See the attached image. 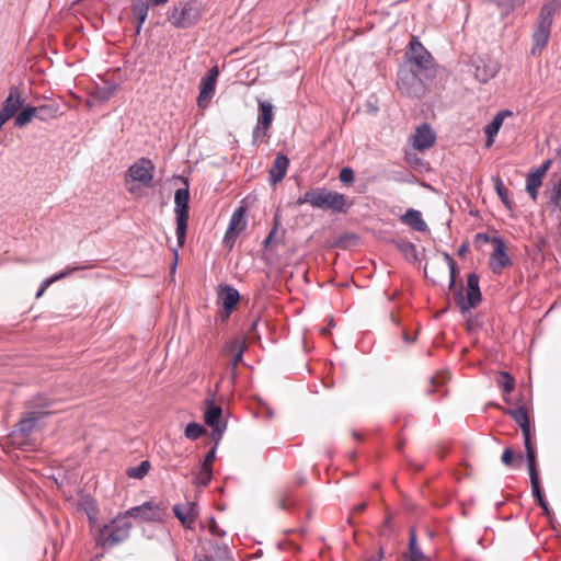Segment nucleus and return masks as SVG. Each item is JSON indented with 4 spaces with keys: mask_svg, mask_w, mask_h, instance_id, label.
Returning a JSON list of instances; mask_svg holds the SVG:
<instances>
[{
    "mask_svg": "<svg viewBox=\"0 0 561 561\" xmlns=\"http://www.w3.org/2000/svg\"><path fill=\"white\" fill-rule=\"evenodd\" d=\"M444 259L449 270V289L453 291L454 300L461 312L476 308L481 301V291L479 287V276L471 273L467 277V295L463 296L462 288L456 286V262L448 254L444 253Z\"/></svg>",
    "mask_w": 561,
    "mask_h": 561,
    "instance_id": "nucleus-1",
    "label": "nucleus"
},
{
    "mask_svg": "<svg viewBox=\"0 0 561 561\" xmlns=\"http://www.w3.org/2000/svg\"><path fill=\"white\" fill-rule=\"evenodd\" d=\"M347 198L344 194L327 188H314V208L344 213Z\"/></svg>",
    "mask_w": 561,
    "mask_h": 561,
    "instance_id": "nucleus-8",
    "label": "nucleus"
},
{
    "mask_svg": "<svg viewBox=\"0 0 561 561\" xmlns=\"http://www.w3.org/2000/svg\"><path fill=\"white\" fill-rule=\"evenodd\" d=\"M128 519L134 518L138 522H160L164 512L160 505L148 501L139 506L130 507L124 512Z\"/></svg>",
    "mask_w": 561,
    "mask_h": 561,
    "instance_id": "nucleus-11",
    "label": "nucleus"
},
{
    "mask_svg": "<svg viewBox=\"0 0 561 561\" xmlns=\"http://www.w3.org/2000/svg\"><path fill=\"white\" fill-rule=\"evenodd\" d=\"M494 250L490 256V267L495 274H500L505 267L512 264V261L506 253V247L501 237L492 238Z\"/></svg>",
    "mask_w": 561,
    "mask_h": 561,
    "instance_id": "nucleus-14",
    "label": "nucleus"
},
{
    "mask_svg": "<svg viewBox=\"0 0 561 561\" xmlns=\"http://www.w3.org/2000/svg\"><path fill=\"white\" fill-rule=\"evenodd\" d=\"M218 76V68L213 67L208 70L207 75L202 79L199 85V94L197 96V104L199 107H206L210 99L214 96Z\"/></svg>",
    "mask_w": 561,
    "mask_h": 561,
    "instance_id": "nucleus-16",
    "label": "nucleus"
},
{
    "mask_svg": "<svg viewBox=\"0 0 561 561\" xmlns=\"http://www.w3.org/2000/svg\"><path fill=\"white\" fill-rule=\"evenodd\" d=\"M560 7L561 3L559 0H550L541 7L537 23L531 35L533 47L530 53L533 55L540 54L541 50L547 46L551 34L553 16Z\"/></svg>",
    "mask_w": 561,
    "mask_h": 561,
    "instance_id": "nucleus-2",
    "label": "nucleus"
},
{
    "mask_svg": "<svg viewBox=\"0 0 561 561\" xmlns=\"http://www.w3.org/2000/svg\"><path fill=\"white\" fill-rule=\"evenodd\" d=\"M277 232V227H274L270 233L267 234V237L265 238L264 240V247L267 248L272 242H274V237Z\"/></svg>",
    "mask_w": 561,
    "mask_h": 561,
    "instance_id": "nucleus-51",
    "label": "nucleus"
},
{
    "mask_svg": "<svg viewBox=\"0 0 561 561\" xmlns=\"http://www.w3.org/2000/svg\"><path fill=\"white\" fill-rule=\"evenodd\" d=\"M494 188H495L499 197L503 202V204L505 206L510 207L511 201L508 197V190L504 186V183L502 182V180L500 178L494 179Z\"/></svg>",
    "mask_w": 561,
    "mask_h": 561,
    "instance_id": "nucleus-38",
    "label": "nucleus"
},
{
    "mask_svg": "<svg viewBox=\"0 0 561 561\" xmlns=\"http://www.w3.org/2000/svg\"><path fill=\"white\" fill-rule=\"evenodd\" d=\"M538 505L543 510V513L545 514H549V507H548V503L546 502L545 497H540V499H537L536 500Z\"/></svg>",
    "mask_w": 561,
    "mask_h": 561,
    "instance_id": "nucleus-52",
    "label": "nucleus"
},
{
    "mask_svg": "<svg viewBox=\"0 0 561 561\" xmlns=\"http://www.w3.org/2000/svg\"><path fill=\"white\" fill-rule=\"evenodd\" d=\"M505 413L511 415L512 419L519 425L524 438L526 455H530V451L536 453V447L531 440V430L526 407L520 405L513 410H506Z\"/></svg>",
    "mask_w": 561,
    "mask_h": 561,
    "instance_id": "nucleus-12",
    "label": "nucleus"
},
{
    "mask_svg": "<svg viewBox=\"0 0 561 561\" xmlns=\"http://www.w3.org/2000/svg\"><path fill=\"white\" fill-rule=\"evenodd\" d=\"M366 506H367V505H366V503H360V504H358V505H355V506L353 507V514H357V513H362V512H364V511H365V508H366Z\"/></svg>",
    "mask_w": 561,
    "mask_h": 561,
    "instance_id": "nucleus-55",
    "label": "nucleus"
},
{
    "mask_svg": "<svg viewBox=\"0 0 561 561\" xmlns=\"http://www.w3.org/2000/svg\"><path fill=\"white\" fill-rule=\"evenodd\" d=\"M211 476H213V469H206V468L201 467V470L197 473L196 479H195L196 483L198 485L206 486L210 482Z\"/></svg>",
    "mask_w": 561,
    "mask_h": 561,
    "instance_id": "nucleus-40",
    "label": "nucleus"
},
{
    "mask_svg": "<svg viewBox=\"0 0 561 561\" xmlns=\"http://www.w3.org/2000/svg\"><path fill=\"white\" fill-rule=\"evenodd\" d=\"M38 407L46 408V407H48V403L38 404Z\"/></svg>",
    "mask_w": 561,
    "mask_h": 561,
    "instance_id": "nucleus-62",
    "label": "nucleus"
},
{
    "mask_svg": "<svg viewBox=\"0 0 561 561\" xmlns=\"http://www.w3.org/2000/svg\"><path fill=\"white\" fill-rule=\"evenodd\" d=\"M538 505L543 510V513L545 514H549V507H548V503L546 502L545 497H540V499H537L536 500Z\"/></svg>",
    "mask_w": 561,
    "mask_h": 561,
    "instance_id": "nucleus-54",
    "label": "nucleus"
},
{
    "mask_svg": "<svg viewBox=\"0 0 561 561\" xmlns=\"http://www.w3.org/2000/svg\"><path fill=\"white\" fill-rule=\"evenodd\" d=\"M401 221L415 231L424 232L427 230V225L422 218L421 211L410 208L401 216Z\"/></svg>",
    "mask_w": 561,
    "mask_h": 561,
    "instance_id": "nucleus-27",
    "label": "nucleus"
},
{
    "mask_svg": "<svg viewBox=\"0 0 561 561\" xmlns=\"http://www.w3.org/2000/svg\"><path fill=\"white\" fill-rule=\"evenodd\" d=\"M34 117H36L35 106H25L21 110L20 113L15 116L14 125L16 127H23L27 125Z\"/></svg>",
    "mask_w": 561,
    "mask_h": 561,
    "instance_id": "nucleus-32",
    "label": "nucleus"
},
{
    "mask_svg": "<svg viewBox=\"0 0 561 561\" xmlns=\"http://www.w3.org/2000/svg\"><path fill=\"white\" fill-rule=\"evenodd\" d=\"M473 67L474 77L480 82H488L490 79L495 77L500 69L499 64L496 61L481 57L477 58L473 61Z\"/></svg>",
    "mask_w": 561,
    "mask_h": 561,
    "instance_id": "nucleus-21",
    "label": "nucleus"
},
{
    "mask_svg": "<svg viewBox=\"0 0 561 561\" xmlns=\"http://www.w3.org/2000/svg\"><path fill=\"white\" fill-rule=\"evenodd\" d=\"M169 0H150V2L154 5H161L167 3Z\"/></svg>",
    "mask_w": 561,
    "mask_h": 561,
    "instance_id": "nucleus-57",
    "label": "nucleus"
},
{
    "mask_svg": "<svg viewBox=\"0 0 561 561\" xmlns=\"http://www.w3.org/2000/svg\"><path fill=\"white\" fill-rule=\"evenodd\" d=\"M289 160L284 154H277L270 170V180L273 184L280 182L287 172Z\"/></svg>",
    "mask_w": 561,
    "mask_h": 561,
    "instance_id": "nucleus-25",
    "label": "nucleus"
},
{
    "mask_svg": "<svg viewBox=\"0 0 561 561\" xmlns=\"http://www.w3.org/2000/svg\"><path fill=\"white\" fill-rule=\"evenodd\" d=\"M219 300L224 307L226 316L229 317L233 308L240 300L239 291L230 286H226L219 294Z\"/></svg>",
    "mask_w": 561,
    "mask_h": 561,
    "instance_id": "nucleus-26",
    "label": "nucleus"
},
{
    "mask_svg": "<svg viewBox=\"0 0 561 561\" xmlns=\"http://www.w3.org/2000/svg\"><path fill=\"white\" fill-rule=\"evenodd\" d=\"M174 256H175V260L178 259V251L174 250Z\"/></svg>",
    "mask_w": 561,
    "mask_h": 561,
    "instance_id": "nucleus-64",
    "label": "nucleus"
},
{
    "mask_svg": "<svg viewBox=\"0 0 561 561\" xmlns=\"http://www.w3.org/2000/svg\"><path fill=\"white\" fill-rule=\"evenodd\" d=\"M401 250L402 252L408 256V255H413L414 257L416 256V250H415V247L414 244L412 243H404L402 247H401Z\"/></svg>",
    "mask_w": 561,
    "mask_h": 561,
    "instance_id": "nucleus-49",
    "label": "nucleus"
},
{
    "mask_svg": "<svg viewBox=\"0 0 561 561\" xmlns=\"http://www.w3.org/2000/svg\"><path fill=\"white\" fill-rule=\"evenodd\" d=\"M467 250V245L466 244H462L458 251L459 255H462Z\"/></svg>",
    "mask_w": 561,
    "mask_h": 561,
    "instance_id": "nucleus-58",
    "label": "nucleus"
},
{
    "mask_svg": "<svg viewBox=\"0 0 561 561\" xmlns=\"http://www.w3.org/2000/svg\"><path fill=\"white\" fill-rule=\"evenodd\" d=\"M173 513L185 528L193 529L195 527L198 516V508L195 503L176 504L173 506Z\"/></svg>",
    "mask_w": 561,
    "mask_h": 561,
    "instance_id": "nucleus-19",
    "label": "nucleus"
},
{
    "mask_svg": "<svg viewBox=\"0 0 561 561\" xmlns=\"http://www.w3.org/2000/svg\"><path fill=\"white\" fill-rule=\"evenodd\" d=\"M474 242L481 245L482 243L492 242V239L486 233H478L474 238Z\"/></svg>",
    "mask_w": 561,
    "mask_h": 561,
    "instance_id": "nucleus-50",
    "label": "nucleus"
},
{
    "mask_svg": "<svg viewBox=\"0 0 561 561\" xmlns=\"http://www.w3.org/2000/svg\"><path fill=\"white\" fill-rule=\"evenodd\" d=\"M449 380V375L447 373H438L430 379V387L427 388V393L433 394L439 390V388L444 387L445 383Z\"/></svg>",
    "mask_w": 561,
    "mask_h": 561,
    "instance_id": "nucleus-34",
    "label": "nucleus"
},
{
    "mask_svg": "<svg viewBox=\"0 0 561 561\" xmlns=\"http://www.w3.org/2000/svg\"><path fill=\"white\" fill-rule=\"evenodd\" d=\"M131 527V522L125 513H121L100 528L95 538L96 543L103 548H112L128 538Z\"/></svg>",
    "mask_w": 561,
    "mask_h": 561,
    "instance_id": "nucleus-3",
    "label": "nucleus"
},
{
    "mask_svg": "<svg viewBox=\"0 0 561 561\" xmlns=\"http://www.w3.org/2000/svg\"><path fill=\"white\" fill-rule=\"evenodd\" d=\"M538 505L543 510V513L545 514H549V507H548V503L546 502L545 497H540V499H537L536 500Z\"/></svg>",
    "mask_w": 561,
    "mask_h": 561,
    "instance_id": "nucleus-53",
    "label": "nucleus"
},
{
    "mask_svg": "<svg viewBox=\"0 0 561 561\" xmlns=\"http://www.w3.org/2000/svg\"><path fill=\"white\" fill-rule=\"evenodd\" d=\"M501 460L505 466H511L513 462V450L511 448H505Z\"/></svg>",
    "mask_w": 561,
    "mask_h": 561,
    "instance_id": "nucleus-48",
    "label": "nucleus"
},
{
    "mask_svg": "<svg viewBox=\"0 0 561 561\" xmlns=\"http://www.w3.org/2000/svg\"><path fill=\"white\" fill-rule=\"evenodd\" d=\"M205 403L204 421L206 425L211 427V439L218 445L227 428V423L221 420L222 409L211 400H206Z\"/></svg>",
    "mask_w": 561,
    "mask_h": 561,
    "instance_id": "nucleus-10",
    "label": "nucleus"
},
{
    "mask_svg": "<svg viewBox=\"0 0 561 561\" xmlns=\"http://www.w3.org/2000/svg\"><path fill=\"white\" fill-rule=\"evenodd\" d=\"M225 350L233 354L232 368L234 369L242 360L243 353L247 350V342L243 337H236L225 346Z\"/></svg>",
    "mask_w": 561,
    "mask_h": 561,
    "instance_id": "nucleus-28",
    "label": "nucleus"
},
{
    "mask_svg": "<svg viewBox=\"0 0 561 561\" xmlns=\"http://www.w3.org/2000/svg\"><path fill=\"white\" fill-rule=\"evenodd\" d=\"M339 179L342 183L352 184L354 182V171L350 167H345L340 171Z\"/></svg>",
    "mask_w": 561,
    "mask_h": 561,
    "instance_id": "nucleus-42",
    "label": "nucleus"
},
{
    "mask_svg": "<svg viewBox=\"0 0 561 561\" xmlns=\"http://www.w3.org/2000/svg\"><path fill=\"white\" fill-rule=\"evenodd\" d=\"M245 228H247V209L243 206H240L233 211V214L230 218L229 227L226 231L224 242L227 245L232 247L236 241V237L240 232H242Z\"/></svg>",
    "mask_w": 561,
    "mask_h": 561,
    "instance_id": "nucleus-17",
    "label": "nucleus"
},
{
    "mask_svg": "<svg viewBox=\"0 0 561 561\" xmlns=\"http://www.w3.org/2000/svg\"><path fill=\"white\" fill-rule=\"evenodd\" d=\"M513 112L510 110H503L495 114L493 119L485 126L484 133L486 135L485 147H491L494 144V139L502 127L505 118L512 117Z\"/></svg>",
    "mask_w": 561,
    "mask_h": 561,
    "instance_id": "nucleus-22",
    "label": "nucleus"
},
{
    "mask_svg": "<svg viewBox=\"0 0 561 561\" xmlns=\"http://www.w3.org/2000/svg\"><path fill=\"white\" fill-rule=\"evenodd\" d=\"M150 463L147 460L140 462L137 467H131L127 469V476L134 479H142L149 471Z\"/></svg>",
    "mask_w": 561,
    "mask_h": 561,
    "instance_id": "nucleus-37",
    "label": "nucleus"
},
{
    "mask_svg": "<svg viewBox=\"0 0 561 561\" xmlns=\"http://www.w3.org/2000/svg\"><path fill=\"white\" fill-rule=\"evenodd\" d=\"M48 411L34 410L28 411L19 422V431L24 435L28 436L37 426L38 422L48 415Z\"/></svg>",
    "mask_w": 561,
    "mask_h": 561,
    "instance_id": "nucleus-23",
    "label": "nucleus"
},
{
    "mask_svg": "<svg viewBox=\"0 0 561 561\" xmlns=\"http://www.w3.org/2000/svg\"><path fill=\"white\" fill-rule=\"evenodd\" d=\"M403 561H428V558L422 552L417 545L416 535L414 530L410 531L409 539V556H405Z\"/></svg>",
    "mask_w": 561,
    "mask_h": 561,
    "instance_id": "nucleus-29",
    "label": "nucleus"
},
{
    "mask_svg": "<svg viewBox=\"0 0 561 561\" xmlns=\"http://www.w3.org/2000/svg\"><path fill=\"white\" fill-rule=\"evenodd\" d=\"M22 103L23 100L20 90L16 87H12L2 104V107L0 108V130L3 125L21 108Z\"/></svg>",
    "mask_w": 561,
    "mask_h": 561,
    "instance_id": "nucleus-15",
    "label": "nucleus"
},
{
    "mask_svg": "<svg viewBox=\"0 0 561 561\" xmlns=\"http://www.w3.org/2000/svg\"><path fill=\"white\" fill-rule=\"evenodd\" d=\"M153 173L154 164L152 161L147 158H140L129 167L126 175V183L137 182L145 187H151Z\"/></svg>",
    "mask_w": 561,
    "mask_h": 561,
    "instance_id": "nucleus-9",
    "label": "nucleus"
},
{
    "mask_svg": "<svg viewBox=\"0 0 561 561\" xmlns=\"http://www.w3.org/2000/svg\"><path fill=\"white\" fill-rule=\"evenodd\" d=\"M36 110V118L39 121H48L51 118H56L59 113V105L56 103H48L39 106H35Z\"/></svg>",
    "mask_w": 561,
    "mask_h": 561,
    "instance_id": "nucleus-31",
    "label": "nucleus"
},
{
    "mask_svg": "<svg viewBox=\"0 0 561 561\" xmlns=\"http://www.w3.org/2000/svg\"><path fill=\"white\" fill-rule=\"evenodd\" d=\"M202 11L196 1H186L174 7L169 14V21L176 28H188L201 19Z\"/></svg>",
    "mask_w": 561,
    "mask_h": 561,
    "instance_id": "nucleus-5",
    "label": "nucleus"
},
{
    "mask_svg": "<svg viewBox=\"0 0 561 561\" xmlns=\"http://www.w3.org/2000/svg\"><path fill=\"white\" fill-rule=\"evenodd\" d=\"M552 165V160H545L538 168L528 172L526 178V192L529 197L536 202L539 195V188L542 185L543 178Z\"/></svg>",
    "mask_w": 561,
    "mask_h": 561,
    "instance_id": "nucleus-13",
    "label": "nucleus"
},
{
    "mask_svg": "<svg viewBox=\"0 0 561 561\" xmlns=\"http://www.w3.org/2000/svg\"><path fill=\"white\" fill-rule=\"evenodd\" d=\"M526 460L528 466L533 495L535 500H537L543 496L540 489L539 472L537 469V454L530 451V455H526Z\"/></svg>",
    "mask_w": 561,
    "mask_h": 561,
    "instance_id": "nucleus-24",
    "label": "nucleus"
},
{
    "mask_svg": "<svg viewBox=\"0 0 561 561\" xmlns=\"http://www.w3.org/2000/svg\"><path fill=\"white\" fill-rule=\"evenodd\" d=\"M310 204L312 207L314 205V190H310V191H307L304 195H301L298 199H297V205H302V204Z\"/></svg>",
    "mask_w": 561,
    "mask_h": 561,
    "instance_id": "nucleus-45",
    "label": "nucleus"
},
{
    "mask_svg": "<svg viewBox=\"0 0 561 561\" xmlns=\"http://www.w3.org/2000/svg\"><path fill=\"white\" fill-rule=\"evenodd\" d=\"M208 529L211 535L217 537H224L226 535V531L218 526L217 522L214 518L209 519Z\"/></svg>",
    "mask_w": 561,
    "mask_h": 561,
    "instance_id": "nucleus-46",
    "label": "nucleus"
},
{
    "mask_svg": "<svg viewBox=\"0 0 561 561\" xmlns=\"http://www.w3.org/2000/svg\"><path fill=\"white\" fill-rule=\"evenodd\" d=\"M436 140L434 129L426 123L419 126L412 135V144L416 150L423 151L431 148Z\"/></svg>",
    "mask_w": 561,
    "mask_h": 561,
    "instance_id": "nucleus-20",
    "label": "nucleus"
},
{
    "mask_svg": "<svg viewBox=\"0 0 561 561\" xmlns=\"http://www.w3.org/2000/svg\"><path fill=\"white\" fill-rule=\"evenodd\" d=\"M150 5V0H136L133 4V12L138 19V24L136 26L137 34H139L141 31L142 24L145 23L148 16Z\"/></svg>",
    "mask_w": 561,
    "mask_h": 561,
    "instance_id": "nucleus-30",
    "label": "nucleus"
},
{
    "mask_svg": "<svg viewBox=\"0 0 561 561\" xmlns=\"http://www.w3.org/2000/svg\"><path fill=\"white\" fill-rule=\"evenodd\" d=\"M54 283H55V282H54V279H53L51 277H48V278L44 279V280L42 282V284H41V286H39V288H38V290H37V293H36V296H35V297H36L37 299H38V298H41V297L44 295V293L46 291V289H47L51 284H54Z\"/></svg>",
    "mask_w": 561,
    "mask_h": 561,
    "instance_id": "nucleus-47",
    "label": "nucleus"
},
{
    "mask_svg": "<svg viewBox=\"0 0 561 561\" xmlns=\"http://www.w3.org/2000/svg\"><path fill=\"white\" fill-rule=\"evenodd\" d=\"M430 82L425 81L423 76L412 69H401L398 72V89L410 98H421Z\"/></svg>",
    "mask_w": 561,
    "mask_h": 561,
    "instance_id": "nucleus-6",
    "label": "nucleus"
},
{
    "mask_svg": "<svg viewBox=\"0 0 561 561\" xmlns=\"http://www.w3.org/2000/svg\"><path fill=\"white\" fill-rule=\"evenodd\" d=\"M353 436L355 439H360V435L357 432H353Z\"/></svg>",
    "mask_w": 561,
    "mask_h": 561,
    "instance_id": "nucleus-60",
    "label": "nucleus"
},
{
    "mask_svg": "<svg viewBox=\"0 0 561 561\" xmlns=\"http://www.w3.org/2000/svg\"><path fill=\"white\" fill-rule=\"evenodd\" d=\"M82 268H83V266H81V265L70 266V267H67L64 271L53 275L51 278L54 279V282H57V280L68 277L73 272L82 270Z\"/></svg>",
    "mask_w": 561,
    "mask_h": 561,
    "instance_id": "nucleus-43",
    "label": "nucleus"
},
{
    "mask_svg": "<svg viewBox=\"0 0 561 561\" xmlns=\"http://www.w3.org/2000/svg\"><path fill=\"white\" fill-rule=\"evenodd\" d=\"M206 433V430L203 425L192 422L188 423L185 427L184 435L187 439L196 440L202 437Z\"/></svg>",
    "mask_w": 561,
    "mask_h": 561,
    "instance_id": "nucleus-35",
    "label": "nucleus"
},
{
    "mask_svg": "<svg viewBox=\"0 0 561 561\" xmlns=\"http://www.w3.org/2000/svg\"><path fill=\"white\" fill-rule=\"evenodd\" d=\"M404 340H405L407 342H410L409 335H408L407 333L404 334Z\"/></svg>",
    "mask_w": 561,
    "mask_h": 561,
    "instance_id": "nucleus-61",
    "label": "nucleus"
},
{
    "mask_svg": "<svg viewBox=\"0 0 561 561\" xmlns=\"http://www.w3.org/2000/svg\"><path fill=\"white\" fill-rule=\"evenodd\" d=\"M407 53L410 69L424 77L425 81H433L436 76V65L430 51L413 37Z\"/></svg>",
    "mask_w": 561,
    "mask_h": 561,
    "instance_id": "nucleus-4",
    "label": "nucleus"
},
{
    "mask_svg": "<svg viewBox=\"0 0 561 561\" xmlns=\"http://www.w3.org/2000/svg\"><path fill=\"white\" fill-rule=\"evenodd\" d=\"M128 190H129V192H131V193H133V192L135 191V187H134V186H130Z\"/></svg>",
    "mask_w": 561,
    "mask_h": 561,
    "instance_id": "nucleus-63",
    "label": "nucleus"
},
{
    "mask_svg": "<svg viewBox=\"0 0 561 561\" xmlns=\"http://www.w3.org/2000/svg\"><path fill=\"white\" fill-rule=\"evenodd\" d=\"M259 117L256 126L253 129V139L256 141L260 137H265L267 130L270 129L274 113L273 105L267 101H259Z\"/></svg>",
    "mask_w": 561,
    "mask_h": 561,
    "instance_id": "nucleus-18",
    "label": "nucleus"
},
{
    "mask_svg": "<svg viewBox=\"0 0 561 561\" xmlns=\"http://www.w3.org/2000/svg\"><path fill=\"white\" fill-rule=\"evenodd\" d=\"M381 557H382V550H380V552H379V558H377V559L376 558H370L367 561H380Z\"/></svg>",
    "mask_w": 561,
    "mask_h": 561,
    "instance_id": "nucleus-59",
    "label": "nucleus"
},
{
    "mask_svg": "<svg viewBox=\"0 0 561 561\" xmlns=\"http://www.w3.org/2000/svg\"><path fill=\"white\" fill-rule=\"evenodd\" d=\"M115 90H116L115 85H110L106 88H96L92 92V96L94 99H96L98 101L105 102L114 94Z\"/></svg>",
    "mask_w": 561,
    "mask_h": 561,
    "instance_id": "nucleus-39",
    "label": "nucleus"
},
{
    "mask_svg": "<svg viewBox=\"0 0 561 561\" xmlns=\"http://www.w3.org/2000/svg\"><path fill=\"white\" fill-rule=\"evenodd\" d=\"M295 504L293 491L289 489H283L278 492L277 505L282 510H288Z\"/></svg>",
    "mask_w": 561,
    "mask_h": 561,
    "instance_id": "nucleus-36",
    "label": "nucleus"
},
{
    "mask_svg": "<svg viewBox=\"0 0 561 561\" xmlns=\"http://www.w3.org/2000/svg\"><path fill=\"white\" fill-rule=\"evenodd\" d=\"M495 3L500 8L514 9L515 7H520L525 3L526 0H490Z\"/></svg>",
    "mask_w": 561,
    "mask_h": 561,
    "instance_id": "nucleus-41",
    "label": "nucleus"
},
{
    "mask_svg": "<svg viewBox=\"0 0 561 561\" xmlns=\"http://www.w3.org/2000/svg\"><path fill=\"white\" fill-rule=\"evenodd\" d=\"M190 192L179 188L174 194V213L176 219V239L179 247H183L187 230Z\"/></svg>",
    "mask_w": 561,
    "mask_h": 561,
    "instance_id": "nucleus-7",
    "label": "nucleus"
},
{
    "mask_svg": "<svg viewBox=\"0 0 561 561\" xmlns=\"http://www.w3.org/2000/svg\"><path fill=\"white\" fill-rule=\"evenodd\" d=\"M496 382L504 393H511L515 388V379L506 371H501L497 375Z\"/></svg>",
    "mask_w": 561,
    "mask_h": 561,
    "instance_id": "nucleus-33",
    "label": "nucleus"
},
{
    "mask_svg": "<svg viewBox=\"0 0 561 561\" xmlns=\"http://www.w3.org/2000/svg\"><path fill=\"white\" fill-rule=\"evenodd\" d=\"M194 561H215V560L208 556H202V557H196Z\"/></svg>",
    "mask_w": 561,
    "mask_h": 561,
    "instance_id": "nucleus-56",
    "label": "nucleus"
},
{
    "mask_svg": "<svg viewBox=\"0 0 561 561\" xmlns=\"http://www.w3.org/2000/svg\"><path fill=\"white\" fill-rule=\"evenodd\" d=\"M217 446L218 445L215 444L214 447L207 453V455L205 456V459H204V461L202 463V468L211 469L213 462H214L215 457H216Z\"/></svg>",
    "mask_w": 561,
    "mask_h": 561,
    "instance_id": "nucleus-44",
    "label": "nucleus"
}]
</instances>
